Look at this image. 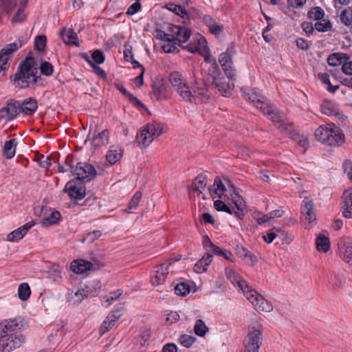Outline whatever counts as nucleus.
<instances>
[{"mask_svg": "<svg viewBox=\"0 0 352 352\" xmlns=\"http://www.w3.org/2000/svg\"><path fill=\"white\" fill-rule=\"evenodd\" d=\"M241 91L244 94L245 99L259 109L263 115L267 116L281 132L290 135L293 139L298 136L297 133H293L292 124L285 123L279 111L265 96L248 88H242Z\"/></svg>", "mask_w": 352, "mask_h": 352, "instance_id": "nucleus-1", "label": "nucleus"}, {"mask_svg": "<svg viewBox=\"0 0 352 352\" xmlns=\"http://www.w3.org/2000/svg\"><path fill=\"white\" fill-rule=\"evenodd\" d=\"M169 80L177 93L186 102L198 104L208 102L210 100L205 82L201 85L195 82L190 89L183 76L177 72H173L170 74Z\"/></svg>", "mask_w": 352, "mask_h": 352, "instance_id": "nucleus-2", "label": "nucleus"}, {"mask_svg": "<svg viewBox=\"0 0 352 352\" xmlns=\"http://www.w3.org/2000/svg\"><path fill=\"white\" fill-rule=\"evenodd\" d=\"M22 326L19 318L0 322V352H10L21 346L25 340L19 333Z\"/></svg>", "mask_w": 352, "mask_h": 352, "instance_id": "nucleus-3", "label": "nucleus"}, {"mask_svg": "<svg viewBox=\"0 0 352 352\" xmlns=\"http://www.w3.org/2000/svg\"><path fill=\"white\" fill-rule=\"evenodd\" d=\"M37 68L35 67V60L32 56H28L23 60L14 74V84L21 89L32 88L42 85V78L37 76Z\"/></svg>", "mask_w": 352, "mask_h": 352, "instance_id": "nucleus-4", "label": "nucleus"}, {"mask_svg": "<svg viewBox=\"0 0 352 352\" xmlns=\"http://www.w3.org/2000/svg\"><path fill=\"white\" fill-rule=\"evenodd\" d=\"M166 131V127L162 123H148L138 133L136 140L142 147H148L156 138Z\"/></svg>", "mask_w": 352, "mask_h": 352, "instance_id": "nucleus-5", "label": "nucleus"}, {"mask_svg": "<svg viewBox=\"0 0 352 352\" xmlns=\"http://www.w3.org/2000/svg\"><path fill=\"white\" fill-rule=\"evenodd\" d=\"M232 200L234 206H228L221 200H216L214 202V208L217 211L226 212L230 214H234L241 219L246 212V205L242 198L235 190L231 194Z\"/></svg>", "mask_w": 352, "mask_h": 352, "instance_id": "nucleus-6", "label": "nucleus"}, {"mask_svg": "<svg viewBox=\"0 0 352 352\" xmlns=\"http://www.w3.org/2000/svg\"><path fill=\"white\" fill-rule=\"evenodd\" d=\"M309 19L315 21V23H310L311 30H309V33L314 29L320 32H328L332 29L331 21L326 16L324 10L320 7H313L309 9Z\"/></svg>", "mask_w": 352, "mask_h": 352, "instance_id": "nucleus-7", "label": "nucleus"}, {"mask_svg": "<svg viewBox=\"0 0 352 352\" xmlns=\"http://www.w3.org/2000/svg\"><path fill=\"white\" fill-rule=\"evenodd\" d=\"M263 340V327H250L249 332L243 340L244 352H259Z\"/></svg>", "mask_w": 352, "mask_h": 352, "instance_id": "nucleus-8", "label": "nucleus"}, {"mask_svg": "<svg viewBox=\"0 0 352 352\" xmlns=\"http://www.w3.org/2000/svg\"><path fill=\"white\" fill-rule=\"evenodd\" d=\"M235 54L234 46L229 47L227 50L219 55V62L222 69L229 80H234L236 70L233 67L232 58Z\"/></svg>", "mask_w": 352, "mask_h": 352, "instance_id": "nucleus-9", "label": "nucleus"}, {"mask_svg": "<svg viewBox=\"0 0 352 352\" xmlns=\"http://www.w3.org/2000/svg\"><path fill=\"white\" fill-rule=\"evenodd\" d=\"M72 174L76 176V180L87 182L96 177V170L90 164L78 162L72 170Z\"/></svg>", "mask_w": 352, "mask_h": 352, "instance_id": "nucleus-10", "label": "nucleus"}, {"mask_svg": "<svg viewBox=\"0 0 352 352\" xmlns=\"http://www.w3.org/2000/svg\"><path fill=\"white\" fill-rule=\"evenodd\" d=\"M245 296L257 311L270 312L273 309L271 303L256 291L248 290Z\"/></svg>", "mask_w": 352, "mask_h": 352, "instance_id": "nucleus-11", "label": "nucleus"}, {"mask_svg": "<svg viewBox=\"0 0 352 352\" xmlns=\"http://www.w3.org/2000/svg\"><path fill=\"white\" fill-rule=\"evenodd\" d=\"M85 186L78 180L72 179L68 182L63 191L67 192L71 198L82 199L85 196Z\"/></svg>", "mask_w": 352, "mask_h": 352, "instance_id": "nucleus-12", "label": "nucleus"}, {"mask_svg": "<svg viewBox=\"0 0 352 352\" xmlns=\"http://www.w3.org/2000/svg\"><path fill=\"white\" fill-rule=\"evenodd\" d=\"M338 250L340 257L345 262L352 261V241L348 237H343L338 242Z\"/></svg>", "mask_w": 352, "mask_h": 352, "instance_id": "nucleus-13", "label": "nucleus"}, {"mask_svg": "<svg viewBox=\"0 0 352 352\" xmlns=\"http://www.w3.org/2000/svg\"><path fill=\"white\" fill-rule=\"evenodd\" d=\"M152 96L157 100H164L170 97V92L162 79L156 80L152 85Z\"/></svg>", "mask_w": 352, "mask_h": 352, "instance_id": "nucleus-14", "label": "nucleus"}, {"mask_svg": "<svg viewBox=\"0 0 352 352\" xmlns=\"http://www.w3.org/2000/svg\"><path fill=\"white\" fill-rule=\"evenodd\" d=\"M170 263H163L155 267L153 274L151 277L153 285L157 286L163 284L167 278Z\"/></svg>", "mask_w": 352, "mask_h": 352, "instance_id": "nucleus-15", "label": "nucleus"}, {"mask_svg": "<svg viewBox=\"0 0 352 352\" xmlns=\"http://www.w3.org/2000/svg\"><path fill=\"white\" fill-rule=\"evenodd\" d=\"M20 113L19 106L16 102L11 100L0 109V119L10 121L13 120Z\"/></svg>", "mask_w": 352, "mask_h": 352, "instance_id": "nucleus-16", "label": "nucleus"}, {"mask_svg": "<svg viewBox=\"0 0 352 352\" xmlns=\"http://www.w3.org/2000/svg\"><path fill=\"white\" fill-rule=\"evenodd\" d=\"M168 30L175 36V41L178 45L186 43L190 37L191 31L185 27L171 25Z\"/></svg>", "mask_w": 352, "mask_h": 352, "instance_id": "nucleus-17", "label": "nucleus"}, {"mask_svg": "<svg viewBox=\"0 0 352 352\" xmlns=\"http://www.w3.org/2000/svg\"><path fill=\"white\" fill-rule=\"evenodd\" d=\"M321 111L323 114L335 116L339 120H345L346 116L340 112L338 105L332 101L326 100L321 105Z\"/></svg>", "mask_w": 352, "mask_h": 352, "instance_id": "nucleus-18", "label": "nucleus"}, {"mask_svg": "<svg viewBox=\"0 0 352 352\" xmlns=\"http://www.w3.org/2000/svg\"><path fill=\"white\" fill-rule=\"evenodd\" d=\"M226 276L232 284L235 287L237 286L244 295H246L248 290L251 289L247 282L233 270H226Z\"/></svg>", "mask_w": 352, "mask_h": 352, "instance_id": "nucleus-19", "label": "nucleus"}, {"mask_svg": "<svg viewBox=\"0 0 352 352\" xmlns=\"http://www.w3.org/2000/svg\"><path fill=\"white\" fill-rule=\"evenodd\" d=\"M211 86L217 89L221 94L227 96L230 94L231 90L234 88V83L228 81L223 76L212 81Z\"/></svg>", "mask_w": 352, "mask_h": 352, "instance_id": "nucleus-20", "label": "nucleus"}, {"mask_svg": "<svg viewBox=\"0 0 352 352\" xmlns=\"http://www.w3.org/2000/svg\"><path fill=\"white\" fill-rule=\"evenodd\" d=\"M34 226V222L33 221L26 223L25 225L9 233L7 236L8 241L11 242L18 241L21 239Z\"/></svg>", "mask_w": 352, "mask_h": 352, "instance_id": "nucleus-21", "label": "nucleus"}, {"mask_svg": "<svg viewBox=\"0 0 352 352\" xmlns=\"http://www.w3.org/2000/svg\"><path fill=\"white\" fill-rule=\"evenodd\" d=\"M328 136L335 142L334 144H328V146H340L344 142L342 130L333 124H329Z\"/></svg>", "mask_w": 352, "mask_h": 352, "instance_id": "nucleus-22", "label": "nucleus"}, {"mask_svg": "<svg viewBox=\"0 0 352 352\" xmlns=\"http://www.w3.org/2000/svg\"><path fill=\"white\" fill-rule=\"evenodd\" d=\"M203 21L208 28L209 32L215 36L220 35L223 30V25L217 23L211 16L205 14L203 16Z\"/></svg>", "mask_w": 352, "mask_h": 352, "instance_id": "nucleus-23", "label": "nucleus"}, {"mask_svg": "<svg viewBox=\"0 0 352 352\" xmlns=\"http://www.w3.org/2000/svg\"><path fill=\"white\" fill-rule=\"evenodd\" d=\"M328 133L329 124L321 125L315 131L314 137L318 141L326 145H328V144H334L335 142L333 139H331L328 136Z\"/></svg>", "mask_w": 352, "mask_h": 352, "instance_id": "nucleus-24", "label": "nucleus"}, {"mask_svg": "<svg viewBox=\"0 0 352 352\" xmlns=\"http://www.w3.org/2000/svg\"><path fill=\"white\" fill-rule=\"evenodd\" d=\"M19 106V111L25 115H32L38 108V103L36 99L29 98L24 100Z\"/></svg>", "mask_w": 352, "mask_h": 352, "instance_id": "nucleus-25", "label": "nucleus"}, {"mask_svg": "<svg viewBox=\"0 0 352 352\" xmlns=\"http://www.w3.org/2000/svg\"><path fill=\"white\" fill-rule=\"evenodd\" d=\"M60 36L64 43L79 46L78 36L73 29L67 31L66 28H63L60 33Z\"/></svg>", "mask_w": 352, "mask_h": 352, "instance_id": "nucleus-26", "label": "nucleus"}, {"mask_svg": "<svg viewBox=\"0 0 352 352\" xmlns=\"http://www.w3.org/2000/svg\"><path fill=\"white\" fill-rule=\"evenodd\" d=\"M209 190L211 196L214 199L215 197L221 198L226 189L221 179L219 177H217L214 179L213 186L209 188Z\"/></svg>", "mask_w": 352, "mask_h": 352, "instance_id": "nucleus-27", "label": "nucleus"}, {"mask_svg": "<svg viewBox=\"0 0 352 352\" xmlns=\"http://www.w3.org/2000/svg\"><path fill=\"white\" fill-rule=\"evenodd\" d=\"M92 263L84 260L74 261L71 263V270L76 274H82L91 270Z\"/></svg>", "mask_w": 352, "mask_h": 352, "instance_id": "nucleus-28", "label": "nucleus"}, {"mask_svg": "<svg viewBox=\"0 0 352 352\" xmlns=\"http://www.w3.org/2000/svg\"><path fill=\"white\" fill-rule=\"evenodd\" d=\"M101 283L98 280L89 282L85 287L87 296L92 297L97 296L101 290Z\"/></svg>", "mask_w": 352, "mask_h": 352, "instance_id": "nucleus-29", "label": "nucleus"}, {"mask_svg": "<svg viewBox=\"0 0 352 352\" xmlns=\"http://www.w3.org/2000/svg\"><path fill=\"white\" fill-rule=\"evenodd\" d=\"M344 207L343 216L346 218L352 217V192L345 191L343 194Z\"/></svg>", "mask_w": 352, "mask_h": 352, "instance_id": "nucleus-30", "label": "nucleus"}, {"mask_svg": "<svg viewBox=\"0 0 352 352\" xmlns=\"http://www.w3.org/2000/svg\"><path fill=\"white\" fill-rule=\"evenodd\" d=\"M109 140V131L104 129L100 132L92 140V144L96 147L107 145Z\"/></svg>", "mask_w": 352, "mask_h": 352, "instance_id": "nucleus-31", "label": "nucleus"}, {"mask_svg": "<svg viewBox=\"0 0 352 352\" xmlns=\"http://www.w3.org/2000/svg\"><path fill=\"white\" fill-rule=\"evenodd\" d=\"M207 185V180L206 176L199 175L193 181L191 184V189L193 192L201 194V190L204 189Z\"/></svg>", "mask_w": 352, "mask_h": 352, "instance_id": "nucleus-32", "label": "nucleus"}, {"mask_svg": "<svg viewBox=\"0 0 352 352\" xmlns=\"http://www.w3.org/2000/svg\"><path fill=\"white\" fill-rule=\"evenodd\" d=\"M60 218L59 212L54 210L50 212V215L45 216L41 221V224L43 227L50 226L58 223Z\"/></svg>", "mask_w": 352, "mask_h": 352, "instance_id": "nucleus-33", "label": "nucleus"}, {"mask_svg": "<svg viewBox=\"0 0 352 352\" xmlns=\"http://www.w3.org/2000/svg\"><path fill=\"white\" fill-rule=\"evenodd\" d=\"M316 245L318 251L327 252L330 248V241L328 237L323 234H320L316 239Z\"/></svg>", "mask_w": 352, "mask_h": 352, "instance_id": "nucleus-34", "label": "nucleus"}, {"mask_svg": "<svg viewBox=\"0 0 352 352\" xmlns=\"http://www.w3.org/2000/svg\"><path fill=\"white\" fill-rule=\"evenodd\" d=\"M122 156V150L120 148L110 149L107 155L106 160L110 165L115 164Z\"/></svg>", "mask_w": 352, "mask_h": 352, "instance_id": "nucleus-35", "label": "nucleus"}, {"mask_svg": "<svg viewBox=\"0 0 352 352\" xmlns=\"http://www.w3.org/2000/svg\"><path fill=\"white\" fill-rule=\"evenodd\" d=\"M16 140L11 139L5 142L3 146V154L7 159H12L15 155Z\"/></svg>", "mask_w": 352, "mask_h": 352, "instance_id": "nucleus-36", "label": "nucleus"}, {"mask_svg": "<svg viewBox=\"0 0 352 352\" xmlns=\"http://www.w3.org/2000/svg\"><path fill=\"white\" fill-rule=\"evenodd\" d=\"M347 59V54L344 53H333L327 58V63L331 66L342 65L344 59Z\"/></svg>", "mask_w": 352, "mask_h": 352, "instance_id": "nucleus-37", "label": "nucleus"}, {"mask_svg": "<svg viewBox=\"0 0 352 352\" xmlns=\"http://www.w3.org/2000/svg\"><path fill=\"white\" fill-rule=\"evenodd\" d=\"M239 256L250 266L254 265L258 261L256 257L245 248H243L241 252H239Z\"/></svg>", "mask_w": 352, "mask_h": 352, "instance_id": "nucleus-38", "label": "nucleus"}, {"mask_svg": "<svg viewBox=\"0 0 352 352\" xmlns=\"http://www.w3.org/2000/svg\"><path fill=\"white\" fill-rule=\"evenodd\" d=\"M31 295L30 287L27 283H23L18 287V296L22 301L28 300Z\"/></svg>", "mask_w": 352, "mask_h": 352, "instance_id": "nucleus-39", "label": "nucleus"}, {"mask_svg": "<svg viewBox=\"0 0 352 352\" xmlns=\"http://www.w3.org/2000/svg\"><path fill=\"white\" fill-rule=\"evenodd\" d=\"M27 3L28 0H19V8L11 20L12 23L22 22L25 20V15L24 14V8Z\"/></svg>", "mask_w": 352, "mask_h": 352, "instance_id": "nucleus-40", "label": "nucleus"}, {"mask_svg": "<svg viewBox=\"0 0 352 352\" xmlns=\"http://www.w3.org/2000/svg\"><path fill=\"white\" fill-rule=\"evenodd\" d=\"M308 200L306 197H304L300 210V223L307 228L308 226Z\"/></svg>", "mask_w": 352, "mask_h": 352, "instance_id": "nucleus-41", "label": "nucleus"}, {"mask_svg": "<svg viewBox=\"0 0 352 352\" xmlns=\"http://www.w3.org/2000/svg\"><path fill=\"white\" fill-rule=\"evenodd\" d=\"M208 331L209 328L202 320L199 319L196 321L194 327V331L197 336L204 337Z\"/></svg>", "mask_w": 352, "mask_h": 352, "instance_id": "nucleus-42", "label": "nucleus"}, {"mask_svg": "<svg viewBox=\"0 0 352 352\" xmlns=\"http://www.w3.org/2000/svg\"><path fill=\"white\" fill-rule=\"evenodd\" d=\"M122 294V290L117 289L113 292H111L109 296H102V305L108 307L110 304L112 303L113 301L118 299Z\"/></svg>", "mask_w": 352, "mask_h": 352, "instance_id": "nucleus-43", "label": "nucleus"}, {"mask_svg": "<svg viewBox=\"0 0 352 352\" xmlns=\"http://www.w3.org/2000/svg\"><path fill=\"white\" fill-rule=\"evenodd\" d=\"M118 89L132 103H133L137 107H143L144 104L142 103L140 100H139L135 96H134L132 94L129 92L124 87L116 85Z\"/></svg>", "mask_w": 352, "mask_h": 352, "instance_id": "nucleus-44", "label": "nucleus"}, {"mask_svg": "<svg viewBox=\"0 0 352 352\" xmlns=\"http://www.w3.org/2000/svg\"><path fill=\"white\" fill-rule=\"evenodd\" d=\"M208 75L212 78V81L216 80L223 76L221 70L215 60H213L210 67L208 69Z\"/></svg>", "mask_w": 352, "mask_h": 352, "instance_id": "nucleus-45", "label": "nucleus"}, {"mask_svg": "<svg viewBox=\"0 0 352 352\" xmlns=\"http://www.w3.org/2000/svg\"><path fill=\"white\" fill-rule=\"evenodd\" d=\"M190 285L184 282L177 284L175 287V293L177 296H185L190 293Z\"/></svg>", "mask_w": 352, "mask_h": 352, "instance_id": "nucleus-46", "label": "nucleus"}, {"mask_svg": "<svg viewBox=\"0 0 352 352\" xmlns=\"http://www.w3.org/2000/svg\"><path fill=\"white\" fill-rule=\"evenodd\" d=\"M197 41H198L199 45L193 44V43H189L187 45H186L184 48L191 53L199 52V51H200L199 46L204 45V44L206 43V41L204 38V37L199 35Z\"/></svg>", "mask_w": 352, "mask_h": 352, "instance_id": "nucleus-47", "label": "nucleus"}, {"mask_svg": "<svg viewBox=\"0 0 352 352\" xmlns=\"http://www.w3.org/2000/svg\"><path fill=\"white\" fill-rule=\"evenodd\" d=\"M47 38L45 35L36 36L34 41V49L38 52H43L45 49Z\"/></svg>", "mask_w": 352, "mask_h": 352, "instance_id": "nucleus-48", "label": "nucleus"}, {"mask_svg": "<svg viewBox=\"0 0 352 352\" xmlns=\"http://www.w3.org/2000/svg\"><path fill=\"white\" fill-rule=\"evenodd\" d=\"M102 232L100 230H94L92 232H89L85 235V236L82 239V242L91 243L96 239L100 238Z\"/></svg>", "mask_w": 352, "mask_h": 352, "instance_id": "nucleus-49", "label": "nucleus"}, {"mask_svg": "<svg viewBox=\"0 0 352 352\" xmlns=\"http://www.w3.org/2000/svg\"><path fill=\"white\" fill-rule=\"evenodd\" d=\"M39 69L41 73L46 76H52L54 72L53 65L48 61H43Z\"/></svg>", "mask_w": 352, "mask_h": 352, "instance_id": "nucleus-50", "label": "nucleus"}, {"mask_svg": "<svg viewBox=\"0 0 352 352\" xmlns=\"http://www.w3.org/2000/svg\"><path fill=\"white\" fill-rule=\"evenodd\" d=\"M177 43L174 38V41L165 42L162 46V49L165 53L178 52L179 50L177 48Z\"/></svg>", "mask_w": 352, "mask_h": 352, "instance_id": "nucleus-51", "label": "nucleus"}, {"mask_svg": "<svg viewBox=\"0 0 352 352\" xmlns=\"http://www.w3.org/2000/svg\"><path fill=\"white\" fill-rule=\"evenodd\" d=\"M195 341L196 338L194 336L186 334L181 336L179 338L180 344L186 348H190Z\"/></svg>", "mask_w": 352, "mask_h": 352, "instance_id": "nucleus-52", "label": "nucleus"}, {"mask_svg": "<svg viewBox=\"0 0 352 352\" xmlns=\"http://www.w3.org/2000/svg\"><path fill=\"white\" fill-rule=\"evenodd\" d=\"M340 21L346 26H352V12L350 13L346 10L341 12L340 15Z\"/></svg>", "mask_w": 352, "mask_h": 352, "instance_id": "nucleus-53", "label": "nucleus"}, {"mask_svg": "<svg viewBox=\"0 0 352 352\" xmlns=\"http://www.w3.org/2000/svg\"><path fill=\"white\" fill-rule=\"evenodd\" d=\"M169 10L175 12L176 14L180 16L183 19L188 18V15L186 9L183 8L182 6L170 4V8H169Z\"/></svg>", "mask_w": 352, "mask_h": 352, "instance_id": "nucleus-54", "label": "nucleus"}, {"mask_svg": "<svg viewBox=\"0 0 352 352\" xmlns=\"http://www.w3.org/2000/svg\"><path fill=\"white\" fill-rule=\"evenodd\" d=\"M155 37L159 40L163 41L164 42H166L174 41L175 36L173 35V34H167L165 32L160 30L156 31Z\"/></svg>", "mask_w": 352, "mask_h": 352, "instance_id": "nucleus-55", "label": "nucleus"}, {"mask_svg": "<svg viewBox=\"0 0 352 352\" xmlns=\"http://www.w3.org/2000/svg\"><path fill=\"white\" fill-rule=\"evenodd\" d=\"M93 62L96 64H102L104 62L105 56L103 52L100 50H94L92 53Z\"/></svg>", "mask_w": 352, "mask_h": 352, "instance_id": "nucleus-56", "label": "nucleus"}, {"mask_svg": "<svg viewBox=\"0 0 352 352\" xmlns=\"http://www.w3.org/2000/svg\"><path fill=\"white\" fill-rule=\"evenodd\" d=\"M342 71L344 74L349 76H352V60L347 55V59H344V61L342 65Z\"/></svg>", "mask_w": 352, "mask_h": 352, "instance_id": "nucleus-57", "label": "nucleus"}, {"mask_svg": "<svg viewBox=\"0 0 352 352\" xmlns=\"http://www.w3.org/2000/svg\"><path fill=\"white\" fill-rule=\"evenodd\" d=\"M142 192L140 191H138L135 193L129 204V208L130 210L136 209L142 198Z\"/></svg>", "mask_w": 352, "mask_h": 352, "instance_id": "nucleus-58", "label": "nucleus"}, {"mask_svg": "<svg viewBox=\"0 0 352 352\" xmlns=\"http://www.w3.org/2000/svg\"><path fill=\"white\" fill-rule=\"evenodd\" d=\"M116 322H112L111 320H109V315L106 318L105 320L101 324L100 327V334L102 335L107 331H109L114 325Z\"/></svg>", "mask_w": 352, "mask_h": 352, "instance_id": "nucleus-59", "label": "nucleus"}, {"mask_svg": "<svg viewBox=\"0 0 352 352\" xmlns=\"http://www.w3.org/2000/svg\"><path fill=\"white\" fill-rule=\"evenodd\" d=\"M344 173L347 175L349 179L352 182V162L349 160L344 161L342 164Z\"/></svg>", "mask_w": 352, "mask_h": 352, "instance_id": "nucleus-60", "label": "nucleus"}, {"mask_svg": "<svg viewBox=\"0 0 352 352\" xmlns=\"http://www.w3.org/2000/svg\"><path fill=\"white\" fill-rule=\"evenodd\" d=\"M89 296H87L86 292H85L84 289H78L75 294L74 296L72 297V300H74V303L76 304H80L82 300H84L85 298H88Z\"/></svg>", "mask_w": 352, "mask_h": 352, "instance_id": "nucleus-61", "label": "nucleus"}, {"mask_svg": "<svg viewBox=\"0 0 352 352\" xmlns=\"http://www.w3.org/2000/svg\"><path fill=\"white\" fill-rule=\"evenodd\" d=\"M123 315V307H120V309H117L113 310L109 314V320H111L112 322H117L120 317Z\"/></svg>", "mask_w": 352, "mask_h": 352, "instance_id": "nucleus-62", "label": "nucleus"}, {"mask_svg": "<svg viewBox=\"0 0 352 352\" xmlns=\"http://www.w3.org/2000/svg\"><path fill=\"white\" fill-rule=\"evenodd\" d=\"M141 9L140 3L136 1L131 4L126 11V14L128 15H133L139 12Z\"/></svg>", "mask_w": 352, "mask_h": 352, "instance_id": "nucleus-63", "label": "nucleus"}, {"mask_svg": "<svg viewBox=\"0 0 352 352\" xmlns=\"http://www.w3.org/2000/svg\"><path fill=\"white\" fill-rule=\"evenodd\" d=\"M91 67L93 68L96 74L102 79L107 78V74L105 71L96 64H93Z\"/></svg>", "mask_w": 352, "mask_h": 352, "instance_id": "nucleus-64", "label": "nucleus"}]
</instances>
